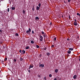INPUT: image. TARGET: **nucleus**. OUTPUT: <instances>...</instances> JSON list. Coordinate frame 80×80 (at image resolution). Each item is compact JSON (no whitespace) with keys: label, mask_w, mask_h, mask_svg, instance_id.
<instances>
[{"label":"nucleus","mask_w":80,"mask_h":80,"mask_svg":"<svg viewBox=\"0 0 80 80\" xmlns=\"http://www.w3.org/2000/svg\"><path fill=\"white\" fill-rule=\"evenodd\" d=\"M31 29L30 28H29L28 29V30H27L26 31V33L27 34H28L29 35H30V32H31Z\"/></svg>","instance_id":"1"},{"label":"nucleus","mask_w":80,"mask_h":80,"mask_svg":"<svg viewBox=\"0 0 80 80\" xmlns=\"http://www.w3.org/2000/svg\"><path fill=\"white\" fill-rule=\"evenodd\" d=\"M40 38L41 39H39V40H40V41H41V42H42V41H43V37L41 35H40L39 36Z\"/></svg>","instance_id":"2"},{"label":"nucleus","mask_w":80,"mask_h":80,"mask_svg":"<svg viewBox=\"0 0 80 80\" xmlns=\"http://www.w3.org/2000/svg\"><path fill=\"white\" fill-rule=\"evenodd\" d=\"M21 53L22 55H24L25 53V51L23 50L22 51Z\"/></svg>","instance_id":"3"},{"label":"nucleus","mask_w":80,"mask_h":80,"mask_svg":"<svg viewBox=\"0 0 80 80\" xmlns=\"http://www.w3.org/2000/svg\"><path fill=\"white\" fill-rule=\"evenodd\" d=\"M33 65L32 64V65H30L29 66V67L28 68V69H30V68H33Z\"/></svg>","instance_id":"4"},{"label":"nucleus","mask_w":80,"mask_h":80,"mask_svg":"<svg viewBox=\"0 0 80 80\" xmlns=\"http://www.w3.org/2000/svg\"><path fill=\"white\" fill-rule=\"evenodd\" d=\"M73 24L75 26H77V25H78V24H77V22H74L73 23Z\"/></svg>","instance_id":"5"},{"label":"nucleus","mask_w":80,"mask_h":80,"mask_svg":"<svg viewBox=\"0 0 80 80\" xmlns=\"http://www.w3.org/2000/svg\"><path fill=\"white\" fill-rule=\"evenodd\" d=\"M39 67H42V68L44 67V65L41 64L39 65Z\"/></svg>","instance_id":"6"},{"label":"nucleus","mask_w":80,"mask_h":80,"mask_svg":"<svg viewBox=\"0 0 80 80\" xmlns=\"http://www.w3.org/2000/svg\"><path fill=\"white\" fill-rule=\"evenodd\" d=\"M40 7H39L38 6H37L36 7V10H38L40 9Z\"/></svg>","instance_id":"7"},{"label":"nucleus","mask_w":80,"mask_h":80,"mask_svg":"<svg viewBox=\"0 0 80 80\" xmlns=\"http://www.w3.org/2000/svg\"><path fill=\"white\" fill-rule=\"evenodd\" d=\"M76 78H77V75H75L73 77V78L74 79H76Z\"/></svg>","instance_id":"8"},{"label":"nucleus","mask_w":80,"mask_h":80,"mask_svg":"<svg viewBox=\"0 0 80 80\" xmlns=\"http://www.w3.org/2000/svg\"><path fill=\"white\" fill-rule=\"evenodd\" d=\"M11 9L12 10H15V8L14 7H11Z\"/></svg>","instance_id":"9"},{"label":"nucleus","mask_w":80,"mask_h":80,"mask_svg":"<svg viewBox=\"0 0 80 80\" xmlns=\"http://www.w3.org/2000/svg\"><path fill=\"white\" fill-rule=\"evenodd\" d=\"M67 53H68V54H70V53H71V51H68L67 52Z\"/></svg>","instance_id":"10"},{"label":"nucleus","mask_w":80,"mask_h":80,"mask_svg":"<svg viewBox=\"0 0 80 80\" xmlns=\"http://www.w3.org/2000/svg\"><path fill=\"white\" fill-rule=\"evenodd\" d=\"M55 73H57L58 72V69H56L55 70Z\"/></svg>","instance_id":"11"},{"label":"nucleus","mask_w":80,"mask_h":80,"mask_svg":"<svg viewBox=\"0 0 80 80\" xmlns=\"http://www.w3.org/2000/svg\"><path fill=\"white\" fill-rule=\"evenodd\" d=\"M69 50H71V51L73 50V48H69Z\"/></svg>","instance_id":"12"},{"label":"nucleus","mask_w":80,"mask_h":80,"mask_svg":"<svg viewBox=\"0 0 80 80\" xmlns=\"http://www.w3.org/2000/svg\"><path fill=\"white\" fill-rule=\"evenodd\" d=\"M35 19V20H39V18L38 17H36Z\"/></svg>","instance_id":"13"},{"label":"nucleus","mask_w":80,"mask_h":80,"mask_svg":"<svg viewBox=\"0 0 80 80\" xmlns=\"http://www.w3.org/2000/svg\"><path fill=\"white\" fill-rule=\"evenodd\" d=\"M15 35L16 36H17V37H18L19 35H18V33H16L15 34Z\"/></svg>","instance_id":"14"},{"label":"nucleus","mask_w":80,"mask_h":80,"mask_svg":"<svg viewBox=\"0 0 80 80\" xmlns=\"http://www.w3.org/2000/svg\"><path fill=\"white\" fill-rule=\"evenodd\" d=\"M43 36H44V38H45L46 37H47V34H46V33H45V34H44V35H43Z\"/></svg>","instance_id":"15"},{"label":"nucleus","mask_w":80,"mask_h":80,"mask_svg":"<svg viewBox=\"0 0 80 80\" xmlns=\"http://www.w3.org/2000/svg\"><path fill=\"white\" fill-rule=\"evenodd\" d=\"M46 54L47 56H50V53L48 52L47 53H46Z\"/></svg>","instance_id":"16"},{"label":"nucleus","mask_w":80,"mask_h":80,"mask_svg":"<svg viewBox=\"0 0 80 80\" xmlns=\"http://www.w3.org/2000/svg\"><path fill=\"white\" fill-rule=\"evenodd\" d=\"M38 7H39V8H40V7L41 6V3L40 2L39 3V4L38 5Z\"/></svg>","instance_id":"17"},{"label":"nucleus","mask_w":80,"mask_h":80,"mask_svg":"<svg viewBox=\"0 0 80 80\" xmlns=\"http://www.w3.org/2000/svg\"><path fill=\"white\" fill-rule=\"evenodd\" d=\"M41 33H42V35H44V34H45V33L43 31H42L41 32Z\"/></svg>","instance_id":"18"},{"label":"nucleus","mask_w":80,"mask_h":80,"mask_svg":"<svg viewBox=\"0 0 80 80\" xmlns=\"http://www.w3.org/2000/svg\"><path fill=\"white\" fill-rule=\"evenodd\" d=\"M36 47H37V48H40V46H38L37 44L36 45Z\"/></svg>","instance_id":"19"},{"label":"nucleus","mask_w":80,"mask_h":80,"mask_svg":"<svg viewBox=\"0 0 80 80\" xmlns=\"http://www.w3.org/2000/svg\"><path fill=\"white\" fill-rule=\"evenodd\" d=\"M20 61H23V58H20Z\"/></svg>","instance_id":"20"},{"label":"nucleus","mask_w":80,"mask_h":80,"mask_svg":"<svg viewBox=\"0 0 80 80\" xmlns=\"http://www.w3.org/2000/svg\"><path fill=\"white\" fill-rule=\"evenodd\" d=\"M31 43L33 44V43H34V42H33V41L32 40L31 41Z\"/></svg>","instance_id":"21"},{"label":"nucleus","mask_w":80,"mask_h":80,"mask_svg":"<svg viewBox=\"0 0 80 80\" xmlns=\"http://www.w3.org/2000/svg\"><path fill=\"white\" fill-rule=\"evenodd\" d=\"M27 50V49H28V48H29V46H28L26 47V48H25Z\"/></svg>","instance_id":"22"},{"label":"nucleus","mask_w":80,"mask_h":80,"mask_svg":"<svg viewBox=\"0 0 80 80\" xmlns=\"http://www.w3.org/2000/svg\"><path fill=\"white\" fill-rule=\"evenodd\" d=\"M32 10H33V11H34V10H35V8H34V6H33V7L32 8Z\"/></svg>","instance_id":"23"},{"label":"nucleus","mask_w":80,"mask_h":80,"mask_svg":"<svg viewBox=\"0 0 80 80\" xmlns=\"http://www.w3.org/2000/svg\"><path fill=\"white\" fill-rule=\"evenodd\" d=\"M9 2V3H12V0H8Z\"/></svg>","instance_id":"24"},{"label":"nucleus","mask_w":80,"mask_h":80,"mask_svg":"<svg viewBox=\"0 0 80 80\" xmlns=\"http://www.w3.org/2000/svg\"><path fill=\"white\" fill-rule=\"evenodd\" d=\"M49 77H52V74H50L49 75Z\"/></svg>","instance_id":"25"},{"label":"nucleus","mask_w":80,"mask_h":80,"mask_svg":"<svg viewBox=\"0 0 80 80\" xmlns=\"http://www.w3.org/2000/svg\"><path fill=\"white\" fill-rule=\"evenodd\" d=\"M57 39V37H55L54 39V41H56V40Z\"/></svg>","instance_id":"26"},{"label":"nucleus","mask_w":80,"mask_h":80,"mask_svg":"<svg viewBox=\"0 0 80 80\" xmlns=\"http://www.w3.org/2000/svg\"><path fill=\"white\" fill-rule=\"evenodd\" d=\"M44 50H47V48L46 47H44V48H43Z\"/></svg>","instance_id":"27"},{"label":"nucleus","mask_w":80,"mask_h":80,"mask_svg":"<svg viewBox=\"0 0 80 80\" xmlns=\"http://www.w3.org/2000/svg\"><path fill=\"white\" fill-rule=\"evenodd\" d=\"M5 61H7V58H5V59H4Z\"/></svg>","instance_id":"28"},{"label":"nucleus","mask_w":80,"mask_h":80,"mask_svg":"<svg viewBox=\"0 0 80 80\" xmlns=\"http://www.w3.org/2000/svg\"><path fill=\"white\" fill-rule=\"evenodd\" d=\"M23 13H24V14L25 13V10L23 11Z\"/></svg>","instance_id":"29"},{"label":"nucleus","mask_w":80,"mask_h":80,"mask_svg":"<svg viewBox=\"0 0 80 80\" xmlns=\"http://www.w3.org/2000/svg\"><path fill=\"white\" fill-rule=\"evenodd\" d=\"M14 61L15 62H17V59H14Z\"/></svg>","instance_id":"30"},{"label":"nucleus","mask_w":80,"mask_h":80,"mask_svg":"<svg viewBox=\"0 0 80 80\" xmlns=\"http://www.w3.org/2000/svg\"><path fill=\"white\" fill-rule=\"evenodd\" d=\"M44 79L45 80H47V78H46V77H45L44 78Z\"/></svg>","instance_id":"31"},{"label":"nucleus","mask_w":80,"mask_h":80,"mask_svg":"<svg viewBox=\"0 0 80 80\" xmlns=\"http://www.w3.org/2000/svg\"><path fill=\"white\" fill-rule=\"evenodd\" d=\"M9 11H10V9L9 8H8V12H9Z\"/></svg>","instance_id":"32"},{"label":"nucleus","mask_w":80,"mask_h":80,"mask_svg":"<svg viewBox=\"0 0 80 80\" xmlns=\"http://www.w3.org/2000/svg\"><path fill=\"white\" fill-rule=\"evenodd\" d=\"M51 47L52 48L53 47H54V45H52V46H51Z\"/></svg>","instance_id":"33"},{"label":"nucleus","mask_w":80,"mask_h":80,"mask_svg":"<svg viewBox=\"0 0 80 80\" xmlns=\"http://www.w3.org/2000/svg\"><path fill=\"white\" fill-rule=\"evenodd\" d=\"M38 76L39 78H40V75H38Z\"/></svg>","instance_id":"34"},{"label":"nucleus","mask_w":80,"mask_h":80,"mask_svg":"<svg viewBox=\"0 0 80 80\" xmlns=\"http://www.w3.org/2000/svg\"><path fill=\"white\" fill-rule=\"evenodd\" d=\"M32 33L33 34V33H34V31H33V30H32Z\"/></svg>","instance_id":"35"},{"label":"nucleus","mask_w":80,"mask_h":80,"mask_svg":"<svg viewBox=\"0 0 80 80\" xmlns=\"http://www.w3.org/2000/svg\"><path fill=\"white\" fill-rule=\"evenodd\" d=\"M19 52L20 53H21V52H22V50H21V49H20L19 51Z\"/></svg>","instance_id":"36"},{"label":"nucleus","mask_w":80,"mask_h":80,"mask_svg":"<svg viewBox=\"0 0 80 80\" xmlns=\"http://www.w3.org/2000/svg\"><path fill=\"white\" fill-rule=\"evenodd\" d=\"M69 19H71V18L70 17V15L69 16Z\"/></svg>","instance_id":"37"},{"label":"nucleus","mask_w":80,"mask_h":80,"mask_svg":"<svg viewBox=\"0 0 80 80\" xmlns=\"http://www.w3.org/2000/svg\"><path fill=\"white\" fill-rule=\"evenodd\" d=\"M67 40H68V41H70V39L67 38Z\"/></svg>","instance_id":"38"},{"label":"nucleus","mask_w":80,"mask_h":80,"mask_svg":"<svg viewBox=\"0 0 80 80\" xmlns=\"http://www.w3.org/2000/svg\"><path fill=\"white\" fill-rule=\"evenodd\" d=\"M28 72H29V73H30V69L28 70Z\"/></svg>","instance_id":"39"},{"label":"nucleus","mask_w":80,"mask_h":80,"mask_svg":"<svg viewBox=\"0 0 80 80\" xmlns=\"http://www.w3.org/2000/svg\"><path fill=\"white\" fill-rule=\"evenodd\" d=\"M79 14H80L79 13H77V15H79Z\"/></svg>","instance_id":"40"},{"label":"nucleus","mask_w":80,"mask_h":80,"mask_svg":"<svg viewBox=\"0 0 80 80\" xmlns=\"http://www.w3.org/2000/svg\"><path fill=\"white\" fill-rule=\"evenodd\" d=\"M74 22H77V20L76 19L74 20Z\"/></svg>","instance_id":"41"},{"label":"nucleus","mask_w":80,"mask_h":80,"mask_svg":"<svg viewBox=\"0 0 80 80\" xmlns=\"http://www.w3.org/2000/svg\"><path fill=\"white\" fill-rule=\"evenodd\" d=\"M2 30H0V34L2 33Z\"/></svg>","instance_id":"42"},{"label":"nucleus","mask_w":80,"mask_h":80,"mask_svg":"<svg viewBox=\"0 0 80 80\" xmlns=\"http://www.w3.org/2000/svg\"><path fill=\"white\" fill-rule=\"evenodd\" d=\"M71 0H68V2H70Z\"/></svg>","instance_id":"43"},{"label":"nucleus","mask_w":80,"mask_h":80,"mask_svg":"<svg viewBox=\"0 0 80 80\" xmlns=\"http://www.w3.org/2000/svg\"><path fill=\"white\" fill-rule=\"evenodd\" d=\"M39 56H40V57H42V55L41 54H40Z\"/></svg>","instance_id":"44"},{"label":"nucleus","mask_w":80,"mask_h":80,"mask_svg":"<svg viewBox=\"0 0 80 80\" xmlns=\"http://www.w3.org/2000/svg\"><path fill=\"white\" fill-rule=\"evenodd\" d=\"M54 80H57V79L56 78H54Z\"/></svg>","instance_id":"45"},{"label":"nucleus","mask_w":80,"mask_h":80,"mask_svg":"<svg viewBox=\"0 0 80 80\" xmlns=\"http://www.w3.org/2000/svg\"><path fill=\"white\" fill-rule=\"evenodd\" d=\"M50 24L51 25H52V22H51Z\"/></svg>","instance_id":"46"},{"label":"nucleus","mask_w":80,"mask_h":80,"mask_svg":"<svg viewBox=\"0 0 80 80\" xmlns=\"http://www.w3.org/2000/svg\"><path fill=\"white\" fill-rule=\"evenodd\" d=\"M62 18H63V16L62 15Z\"/></svg>","instance_id":"47"},{"label":"nucleus","mask_w":80,"mask_h":80,"mask_svg":"<svg viewBox=\"0 0 80 80\" xmlns=\"http://www.w3.org/2000/svg\"><path fill=\"white\" fill-rule=\"evenodd\" d=\"M79 20H80V18H79Z\"/></svg>","instance_id":"48"},{"label":"nucleus","mask_w":80,"mask_h":80,"mask_svg":"<svg viewBox=\"0 0 80 80\" xmlns=\"http://www.w3.org/2000/svg\"><path fill=\"white\" fill-rule=\"evenodd\" d=\"M79 17H80V14H79Z\"/></svg>","instance_id":"49"},{"label":"nucleus","mask_w":80,"mask_h":80,"mask_svg":"<svg viewBox=\"0 0 80 80\" xmlns=\"http://www.w3.org/2000/svg\"><path fill=\"white\" fill-rule=\"evenodd\" d=\"M78 38H79V37L78 36Z\"/></svg>","instance_id":"50"},{"label":"nucleus","mask_w":80,"mask_h":80,"mask_svg":"<svg viewBox=\"0 0 80 80\" xmlns=\"http://www.w3.org/2000/svg\"><path fill=\"white\" fill-rule=\"evenodd\" d=\"M2 62H3V61H2Z\"/></svg>","instance_id":"51"},{"label":"nucleus","mask_w":80,"mask_h":80,"mask_svg":"<svg viewBox=\"0 0 80 80\" xmlns=\"http://www.w3.org/2000/svg\"><path fill=\"white\" fill-rule=\"evenodd\" d=\"M1 0H0V1H1Z\"/></svg>","instance_id":"52"},{"label":"nucleus","mask_w":80,"mask_h":80,"mask_svg":"<svg viewBox=\"0 0 80 80\" xmlns=\"http://www.w3.org/2000/svg\"><path fill=\"white\" fill-rule=\"evenodd\" d=\"M39 64H40V63H39Z\"/></svg>","instance_id":"53"},{"label":"nucleus","mask_w":80,"mask_h":80,"mask_svg":"<svg viewBox=\"0 0 80 80\" xmlns=\"http://www.w3.org/2000/svg\"><path fill=\"white\" fill-rule=\"evenodd\" d=\"M0 13H1V12H0Z\"/></svg>","instance_id":"54"}]
</instances>
